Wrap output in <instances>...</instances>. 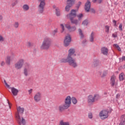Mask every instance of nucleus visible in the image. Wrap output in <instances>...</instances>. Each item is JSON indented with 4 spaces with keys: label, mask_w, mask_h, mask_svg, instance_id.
<instances>
[{
    "label": "nucleus",
    "mask_w": 125,
    "mask_h": 125,
    "mask_svg": "<svg viewBox=\"0 0 125 125\" xmlns=\"http://www.w3.org/2000/svg\"><path fill=\"white\" fill-rule=\"evenodd\" d=\"M120 62H123V61H125V56H123L122 58L119 59Z\"/></svg>",
    "instance_id": "obj_41"
},
{
    "label": "nucleus",
    "mask_w": 125,
    "mask_h": 125,
    "mask_svg": "<svg viewBox=\"0 0 125 125\" xmlns=\"http://www.w3.org/2000/svg\"><path fill=\"white\" fill-rule=\"evenodd\" d=\"M81 4H82V2H81V1L78 2V5H77V6L76 7L77 8H78V9H79L80 6H81Z\"/></svg>",
    "instance_id": "obj_44"
},
{
    "label": "nucleus",
    "mask_w": 125,
    "mask_h": 125,
    "mask_svg": "<svg viewBox=\"0 0 125 125\" xmlns=\"http://www.w3.org/2000/svg\"><path fill=\"white\" fill-rule=\"evenodd\" d=\"M88 117L89 119H92L93 116H92V113H89L88 114Z\"/></svg>",
    "instance_id": "obj_45"
},
{
    "label": "nucleus",
    "mask_w": 125,
    "mask_h": 125,
    "mask_svg": "<svg viewBox=\"0 0 125 125\" xmlns=\"http://www.w3.org/2000/svg\"><path fill=\"white\" fill-rule=\"evenodd\" d=\"M24 59H20L15 64V67L17 70H19L21 69L22 67H23V65H24Z\"/></svg>",
    "instance_id": "obj_8"
},
{
    "label": "nucleus",
    "mask_w": 125,
    "mask_h": 125,
    "mask_svg": "<svg viewBox=\"0 0 125 125\" xmlns=\"http://www.w3.org/2000/svg\"><path fill=\"white\" fill-rule=\"evenodd\" d=\"M51 45V39L49 38L44 39L42 44L41 46V49L43 50H48V49Z\"/></svg>",
    "instance_id": "obj_2"
},
{
    "label": "nucleus",
    "mask_w": 125,
    "mask_h": 125,
    "mask_svg": "<svg viewBox=\"0 0 125 125\" xmlns=\"http://www.w3.org/2000/svg\"><path fill=\"white\" fill-rule=\"evenodd\" d=\"M6 62L7 64H10V56L7 57Z\"/></svg>",
    "instance_id": "obj_38"
},
{
    "label": "nucleus",
    "mask_w": 125,
    "mask_h": 125,
    "mask_svg": "<svg viewBox=\"0 0 125 125\" xmlns=\"http://www.w3.org/2000/svg\"><path fill=\"white\" fill-rule=\"evenodd\" d=\"M87 102L90 105H92L95 102L94 97L92 95H90L87 97Z\"/></svg>",
    "instance_id": "obj_17"
},
{
    "label": "nucleus",
    "mask_w": 125,
    "mask_h": 125,
    "mask_svg": "<svg viewBox=\"0 0 125 125\" xmlns=\"http://www.w3.org/2000/svg\"><path fill=\"white\" fill-rule=\"evenodd\" d=\"M30 70L31 66H30L29 64L26 65L23 70V74L25 77H27V76L29 75V72H30Z\"/></svg>",
    "instance_id": "obj_15"
},
{
    "label": "nucleus",
    "mask_w": 125,
    "mask_h": 125,
    "mask_svg": "<svg viewBox=\"0 0 125 125\" xmlns=\"http://www.w3.org/2000/svg\"><path fill=\"white\" fill-rule=\"evenodd\" d=\"M24 107H21V106L17 107L18 113L16 114V118L19 125H26V121L24 119V118H21L20 116L24 114Z\"/></svg>",
    "instance_id": "obj_1"
},
{
    "label": "nucleus",
    "mask_w": 125,
    "mask_h": 125,
    "mask_svg": "<svg viewBox=\"0 0 125 125\" xmlns=\"http://www.w3.org/2000/svg\"><path fill=\"white\" fill-rule=\"evenodd\" d=\"M18 3V0H15V1L13 2L12 3V6H15L16 4Z\"/></svg>",
    "instance_id": "obj_40"
},
{
    "label": "nucleus",
    "mask_w": 125,
    "mask_h": 125,
    "mask_svg": "<svg viewBox=\"0 0 125 125\" xmlns=\"http://www.w3.org/2000/svg\"><path fill=\"white\" fill-rule=\"evenodd\" d=\"M77 17L79 20H82V18L83 17V14H79L77 15Z\"/></svg>",
    "instance_id": "obj_37"
},
{
    "label": "nucleus",
    "mask_w": 125,
    "mask_h": 125,
    "mask_svg": "<svg viewBox=\"0 0 125 125\" xmlns=\"http://www.w3.org/2000/svg\"><path fill=\"white\" fill-rule=\"evenodd\" d=\"M85 42H86V40H84L83 41L82 43H85Z\"/></svg>",
    "instance_id": "obj_55"
},
{
    "label": "nucleus",
    "mask_w": 125,
    "mask_h": 125,
    "mask_svg": "<svg viewBox=\"0 0 125 125\" xmlns=\"http://www.w3.org/2000/svg\"><path fill=\"white\" fill-rule=\"evenodd\" d=\"M87 24H88V20H85L82 22V24L84 25V26H87Z\"/></svg>",
    "instance_id": "obj_36"
},
{
    "label": "nucleus",
    "mask_w": 125,
    "mask_h": 125,
    "mask_svg": "<svg viewBox=\"0 0 125 125\" xmlns=\"http://www.w3.org/2000/svg\"><path fill=\"white\" fill-rule=\"evenodd\" d=\"M98 3H101V2H102V0H97V1Z\"/></svg>",
    "instance_id": "obj_52"
},
{
    "label": "nucleus",
    "mask_w": 125,
    "mask_h": 125,
    "mask_svg": "<svg viewBox=\"0 0 125 125\" xmlns=\"http://www.w3.org/2000/svg\"><path fill=\"white\" fill-rule=\"evenodd\" d=\"M76 50L73 48H71L69 50H68V54L67 57H68V59L69 58H73V57H75V56H76Z\"/></svg>",
    "instance_id": "obj_11"
},
{
    "label": "nucleus",
    "mask_w": 125,
    "mask_h": 125,
    "mask_svg": "<svg viewBox=\"0 0 125 125\" xmlns=\"http://www.w3.org/2000/svg\"><path fill=\"white\" fill-rule=\"evenodd\" d=\"M4 83L7 87H8V88H10V86H9V85L7 84V83H6V81H5V80H4Z\"/></svg>",
    "instance_id": "obj_43"
},
{
    "label": "nucleus",
    "mask_w": 125,
    "mask_h": 125,
    "mask_svg": "<svg viewBox=\"0 0 125 125\" xmlns=\"http://www.w3.org/2000/svg\"><path fill=\"white\" fill-rule=\"evenodd\" d=\"M32 46V43L30 42H27V46L30 47V46Z\"/></svg>",
    "instance_id": "obj_50"
},
{
    "label": "nucleus",
    "mask_w": 125,
    "mask_h": 125,
    "mask_svg": "<svg viewBox=\"0 0 125 125\" xmlns=\"http://www.w3.org/2000/svg\"><path fill=\"white\" fill-rule=\"evenodd\" d=\"M64 26L65 28L67 29L68 31H69V32H75V31L77 30V28L76 27V26H71V25H70V23H66L64 25Z\"/></svg>",
    "instance_id": "obj_14"
},
{
    "label": "nucleus",
    "mask_w": 125,
    "mask_h": 125,
    "mask_svg": "<svg viewBox=\"0 0 125 125\" xmlns=\"http://www.w3.org/2000/svg\"><path fill=\"white\" fill-rule=\"evenodd\" d=\"M72 39L71 38V36L70 34H67V35L65 37L64 44L65 46H68L70 44V42H71Z\"/></svg>",
    "instance_id": "obj_13"
},
{
    "label": "nucleus",
    "mask_w": 125,
    "mask_h": 125,
    "mask_svg": "<svg viewBox=\"0 0 125 125\" xmlns=\"http://www.w3.org/2000/svg\"><path fill=\"white\" fill-rule=\"evenodd\" d=\"M68 108H69V107L66 106L64 104L60 105L59 106V111L61 112H63V111H64V110H65L66 109H68Z\"/></svg>",
    "instance_id": "obj_21"
},
{
    "label": "nucleus",
    "mask_w": 125,
    "mask_h": 125,
    "mask_svg": "<svg viewBox=\"0 0 125 125\" xmlns=\"http://www.w3.org/2000/svg\"><path fill=\"white\" fill-rule=\"evenodd\" d=\"M110 30V26L108 25L105 26V32L106 34H109V31Z\"/></svg>",
    "instance_id": "obj_31"
},
{
    "label": "nucleus",
    "mask_w": 125,
    "mask_h": 125,
    "mask_svg": "<svg viewBox=\"0 0 125 125\" xmlns=\"http://www.w3.org/2000/svg\"><path fill=\"white\" fill-rule=\"evenodd\" d=\"M110 84L111 87H113V88H117V87L118 86V82L116 79V76L112 75L111 76L110 79Z\"/></svg>",
    "instance_id": "obj_7"
},
{
    "label": "nucleus",
    "mask_w": 125,
    "mask_h": 125,
    "mask_svg": "<svg viewBox=\"0 0 125 125\" xmlns=\"http://www.w3.org/2000/svg\"><path fill=\"white\" fill-rule=\"evenodd\" d=\"M4 62H1V66H4Z\"/></svg>",
    "instance_id": "obj_53"
},
{
    "label": "nucleus",
    "mask_w": 125,
    "mask_h": 125,
    "mask_svg": "<svg viewBox=\"0 0 125 125\" xmlns=\"http://www.w3.org/2000/svg\"><path fill=\"white\" fill-rule=\"evenodd\" d=\"M32 91H33L32 89H31L29 90H28L29 94H31L32 93Z\"/></svg>",
    "instance_id": "obj_51"
},
{
    "label": "nucleus",
    "mask_w": 125,
    "mask_h": 125,
    "mask_svg": "<svg viewBox=\"0 0 125 125\" xmlns=\"http://www.w3.org/2000/svg\"><path fill=\"white\" fill-rule=\"evenodd\" d=\"M124 79H125V74L122 73L119 75V80L120 81H124Z\"/></svg>",
    "instance_id": "obj_30"
},
{
    "label": "nucleus",
    "mask_w": 125,
    "mask_h": 125,
    "mask_svg": "<svg viewBox=\"0 0 125 125\" xmlns=\"http://www.w3.org/2000/svg\"><path fill=\"white\" fill-rule=\"evenodd\" d=\"M97 1V0H92V2H94V3H95Z\"/></svg>",
    "instance_id": "obj_57"
},
{
    "label": "nucleus",
    "mask_w": 125,
    "mask_h": 125,
    "mask_svg": "<svg viewBox=\"0 0 125 125\" xmlns=\"http://www.w3.org/2000/svg\"><path fill=\"white\" fill-rule=\"evenodd\" d=\"M8 105L9 106V102H8Z\"/></svg>",
    "instance_id": "obj_59"
},
{
    "label": "nucleus",
    "mask_w": 125,
    "mask_h": 125,
    "mask_svg": "<svg viewBox=\"0 0 125 125\" xmlns=\"http://www.w3.org/2000/svg\"><path fill=\"white\" fill-rule=\"evenodd\" d=\"M56 14L57 16H60V9L59 8H56Z\"/></svg>",
    "instance_id": "obj_34"
},
{
    "label": "nucleus",
    "mask_w": 125,
    "mask_h": 125,
    "mask_svg": "<svg viewBox=\"0 0 125 125\" xmlns=\"http://www.w3.org/2000/svg\"><path fill=\"white\" fill-rule=\"evenodd\" d=\"M119 29H120V31H123V24H120Z\"/></svg>",
    "instance_id": "obj_47"
},
{
    "label": "nucleus",
    "mask_w": 125,
    "mask_h": 125,
    "mask_svg": "<svg viewBox=\"0 0 125 125\" xmlns=\"http://www.w3.org/2000/svg\"><path fill=\"white\" fill-rule=\"evenodd\" d=\"M75 4V0H67V5L65 6V11L68 12L70 8Z\"/></svg>",
    "instance_id": "obj_10"
},
{
    "label": "nucleus",
    "mask_w": 125,
    "mask_h": 125,
    "mask_svg": "<svg viewBox=\"0 0 125 125\" xmlns=\"http://www.w3.org/2000/svg\"><path fill=\"white\" fill-rule=\"evenodd\" d=\"M14 27L15 29H17L19 27V22L18 21H16L14 23Z\"/></svg>",
    "instance_id": "obj_35"
},
{
    "label": "nucleus",
    "mask_w": 125,
    "mask_h": 125,
    "mask_svg": "<svg viewBox=\"0 0 125 125\" xmlns=\"http://www.w3.org/2000/svg\"><path fill=\"white\" fill-rule=\"evenodd\" d=\"M34 101L38 103L42 100V93L40 92L36 93L34 96Z\"/></svg>",
    "instance_id": "obj_12"
},
{
    "label": "nucleus",
    "mask_w": 125,
    "mask_h": 125,
    "mask_svg": "<svg viewBox=\"0 0 125 125\" xmlns=\"http://www.w3.org/2000/svg\"><path fill=\"white\" fill-rule=\"evenodd\" d=\"M94 37H95V34L94 32H92L89 37V41L91 42H94Z\"/></svg>",
    "instance_id": "obj_22"
},
{
    "label": "nucleus",
    "mask_w": 125,
    "mask_h": 125,
    "mask_svg": "<svg viewBox=\"0 0 125 125\" xmlns=\"http://www.w3.org/2000/svg\"><path fill=\"white\" fill-rule=\"evenodd\" d=\"M98 75L102 78V79H103V78H105L107 75H108V71L107 70H104L103 72L102 71H99L98 72Z\"/></svg>",
    "instance_id": "obj_16"
},
{
    "label": "nucleus",
    "mask_w": 125,
    "mask_h": 125,
    "mask_svg": "<svg viewBox=\"0 0 125 125\" xmlns=\"http://www.w3.org/2000/svg\"><path fill=\"white\" fill-rule=\"evenodd\" d=\"M109 111L106 110H102L100 113L99 116L101 120H105L109 117Z\"/></svg>",
    "instance_id": "obj_6"
},
{
    "label": "nucleus",
    "mask_w": 125,
    "mask_h": 125,
    "mask_svg": "<svg viewBox=\"0 0 125 125\" xmlns=\"http://www.w3.org/2000/svg\"><path fill=\"white\" fill-rule=\"evenodd\" d=\"M101 52L103 55H107L108 54V48L105 47H103L101 48Z\"/></svg>",
    "instance_id": "obj_20"
},
{
    "label": "nucleus",
    "mask_w": 125,
    "mask_h": 125,
    "mask_svg": "<svg viewBox=\"0 0 125 125\" xmlns=\"http://www.w3.org/2000/svg\"><path fill=\"white\" fill-rule=\"evenodd\" d=\"M9 108H10V105H9Z\"/></svg>",
    "instance_id": "obj_60"
},
{
    "label": "nucleus",
    "mask_w": 125,
    "mask_h": 125,
    "mask_svg": "<svg viewBox=\"0 0 125 125\" xmlns=\"http://www.w3.org/2000/svg\"><path fill=\"white\" fill-rule=\"evenodd\" d=\"M77 16V13L76 10H72L70 13L66 15L67 18H69L71 23L72 24H75L77 25L79 21L78 20H74V18Z\"/></svg>",
    "instance_id": "obj_3"
},
{
    "label": "nucleus",
    "mask_w": 125,
    "mask_h": 125,
    "mask_svg": "<svg viewBox=\"0 0 125 125\" xmlns=\"http://www.w3.org/2000/svg\"><path fill=\"white\" fill-rule=\"evenodd\" d=\"M113 46H114V47H116V48H117L118 51H122V49H121V47H120L119 45H118L117 44H114L113 45Z\"/></svg>",
    "instance_id": "obj_33"
},
{
    "label": "nucleus",
    "mask_w": 125,
    "mask_h": 125,
    "mask_svg": "<svg viewBox=\"0 0 125 125\" xmlns=\"http://www.w3.org/2000/svg\"><path fill=\"white\" fill-rule=\"evenodd\" d=\"M0 20H2V16L0 15Z\"/></svg>",
    "instance_id": "obj_58"
},
{
    "label": "nucleus",
    "mask_w": 125,
    "mask_h": 125,
    "mask_svg": "<svg viewBox=\"0 0 125 125\" xmlns=\"http://www.w3.org/2000/svg\"><path fill=\"white\" fill-rule=\"evenodd\" d=\"M71 96H68L66 97L64 101V105H65L68 108L69 107H70L71 105Z\"/></svg>",
    "instance_id": "obj_18"
},
{
    "label": "nucleus",
    "mask_w": 125,
    "mask_h": 125,
    "mask_svg": "<svg viewBox=\"0 0 125 125\" xmlns=\"http://www.w3.org/2000/svg\"><path fill=\"white\" fill-rule=\"evenodd\" d=\"M59 125H70V124H69V122H65L64 121L62 120L60 122Z\"/></svg>",
    "instance_id": "obj_29"
},
{
    "label": "nucleus",
    "mask_w": 125,
    "mask_h": 125,
    "mask_svg": "<svg viewBox=\"0 0 125 125\" xmlns=\"http://www.w3.org/2000/svg\"><path fill=\"white\" fill-rule=\"evenodd\" d=\"M22 8L24 11H28L30 7H29V5H28V4H24L22 6Z\"/></svg>",
    "instance_id": "obj_28"
},
{
    "label": "nucleus",
    "mask_w": 125,
    "mask_h": 125,
    "mask_svg": "<svg viewBox=\"0 0 125 125\" xmlns=\"http://www.w3.org/2000/svg\"><path fill=\"white\" fill-rule=\"evenodd\" d=\"M61 62L62 63H69V58L67 56V58H62L61 60Z\"/></svg>",
    "instance_id": "obj_26"
},
{
    "label": "nucleus",
    "mask_w": 125,
    "mask_h": 125,
    "mask_svg": "<svg viewBox=\"0 0 125 125\" xmlns=\"http://www.w3.org/2000/svg\"><path fill=\"white\" fill-rule=\"evenodd\" d=\"M71 101L72 102V103L74 104H77L78 101H77V99H76V98L73 97L71 98Z\"/></svg>",
    "instance_id": "obj_32"
},
{
    "label": "nucleus",
    "mask_w": 125,
    "mask_h": 125,
    "mask_svg": "<svg viewBox=\"0 0 125 125\" xmlns=\"http://www.w3.org/2000/svg\"><path fill=\"white\" fill-rule=\"evenodd\" d=\"M61 27L62 29V33H63V31H65V27H64V25L63 24H61Z\"/></svg>",
    "instance_id": "obj_42"
},
{
    "label": "nucleus",
    "mask_w": 125,
    "mask_h": 125,
    "mask_svg": "<svg viewBox=\"0 0 125 125\" xmlns=\"http://www.w3.org/2000/svg\"><path fill=\"white\" fill-rule=\"evenodd\" d=\"M94 98L95 99V101H97L101 98V97H100V95H99V94H95L94 95Z\"/></svg>",
    "instance_id": "obj_27"
},
{
    "label": "nucleus",
    "mask_w": 125,
    "mask_h": 125,
    "mask_svg": "<svg viewBox=\"0 0 125 125\" xmlns=\"http://www.w3.org/2000/svg\"><path fill=\"white\" fill-rule=\"evenodd\" d=\"M78 32L79 35L80 36V39L83 40V38H84V35H83V30L81 29V28L78 29Z\"/></svg>",
    "instance_id": "obj_23"
},
{
    "label": "nucleus",
    "mask_w": 125,
    "mask_h": 125,
    "mask_svg": "<svg viewBox=\"0 0 125 125\" xmlns=\"http://www.w3.org/2000/svg\"><path fill=\"white\" fill-rule=\"evenodd\" d=\"M58 30L57 29H55L52 32V36H56V33H58Z\"/></svg>",
    "instance_id": "obj_39"
},
{
    "label": "nucleus",
    "mask_w": 125,
    "mask_h": 125,
    "mask_svg": "<svg viewBox=\"0 0 125 125\" xmlns=\"http://www.w3.org/2000/svg\"><path fill=\"white\" fill-rule=\"evenodd\" d=\"M84 9L86 12H89L90 10V12L91 13L95 14V10H94V9L93 8L90 9V1H89V0H87V2L85 3L84 6Z\"/></svg>",
    "instance_id": "obj_5"
},
{
    "label": "nucleus",
    "mask_w": 125,
    "mask_h": 125,
    "mask_svg": "<svg viewBox=\"0 0 125 125\" xmlns=\"http://www.w3.org/2000/svg\"><path fill=\"white\" fill-rule=\"evenodd\" d=\"M113 23L114 26H117V21L114 20L113 21Z\"/></svg>",
    "instance_id": "obj_49"
},
{
    "label": "nucleus",
    "mask_w": 125,
    "mask_h": 125,
    "mask_svg": "<svg viewBox=\"0 0 125 125\" xmlns=\"http://www.w3.org/2000/svg\"><path fill=\"white\" fill-rule=\"evenodd\" d=\"M68 64L69 66H71L72 68H77V67H78V63H77V61H76V60L73 58L68 59Z\"/></svg>",
    "instance_id": "obj_9"
},
{
    "label": "nucleus",
    "mask_w": 125,
    "mask_h": 125,
    "mask_svg": "<svg viewBox=\"0 0 125 125\" xmlns=\"http://www.w3.org/2000/svg\"><path fill=\"white\" fill-rule=\"evenodd\" d=\"M99 64H100L99 61L98 60H95L93 62L92 66L93 67H97V66L99 65Z\"/></svg>",
    "instance_id": "obj_24"
},
{
    "label": "nucleus",
    "mask_w": 125,
    "mask_h": 125,
    "mask_svg": "<svg viewBox=\"0 0 125 125\" xmlns=\"http://www.w3.org/2000/svg\"><path fill=\"white\" fill-rule=\"evenodd\" d=\"M4 39L1 35H0V42H4Z\"/></svg>",
    "instance_id": "obj_46"
},
{
    "label": "nucleus",
    "mask_w": 125,
    "mask_h": 125,
    "mask_svg": "<svg viewBox=\"0 0 125 125\" xmlns=\"http://www.w3.org/2000/svg\"><path fill=\"white\" fill-rule=\"evenodd\" d=\"M118 35H117V33H114L112 34L113 38H117Z\"/></svg>",
    "instance_id": "obj_48"
},
{
    "label": "nucleus",
    "mask_w": 125,
    "mask_h": 125,
    "mask_svg": "<svg viewBox=\"0 0 125 125\" xmlns=\"http://www.w3.org/2000/svg\"><path fill=\"white\" fill-rule=\"evenodd\" d=\"M39 3L38 6L39 14H43L44 7H45V0H38Z\"/></svg>",
    "instance_id": "obj_4"
},
{
    "label": "nucleus",
    "mask_w": 125,
    "mask_h": 125,
    "mask_svg": "<svg viewBox=\"0 0 125 125\" xmlns=\"http://www.w3.org/2000/svg\"><path fill=\"white\" fill-rule=\"evenodd\" d=\"M125 115H123L121 117V121L119 124V125H125V121L124 119H125Z\"/></svg>",
    "instance_id": "obj_25"
},
{
    "label": "nucleus",
    "mask_w": 125,
    "mask_h": 125,
    "mask_svg": "<svg viewBox=\"0 0 125 125\" xmlns=\"http://www.w3.org/2000/svg\"><path fill=\"white\" fill-rule=\"evenodd\" d=\"M116 98H120V94H117L116 95Z\"/></svg>",
    "instance_id": "obj_54"
},
{
    "label": "nucleus",
    "mask_w": 125,
    "mask_h": 125,
    "mask_svg": "<svg viewBox=\"0 0 125 125\" xmlns=\"http://www.w3.org/2000/svg\"><path fill=\"white\" fill-rule=\"evenodd\" d=\"M104 95H107L109 94V93L107 92H104Z\"/></svg>",
    "instance_id": "obj_56"
},
{
    "label": "nucleus",
    "mask_w": 125,
    "mask_h": 125,
    "mask_svg": "<svg viewBox=\"0 0 125 125\" xmlns=\"http://www.w3.org/2000/svg\"><path fill=\"white\" fill-rule=\"evenodd\" d=\"M9 88L11 90L12 93L14 96H17V95L18 94V92H19V91H18V89L14 87H10Z\"/></svg>",
    "instance_id": "obj_19"
}]
</instances>
